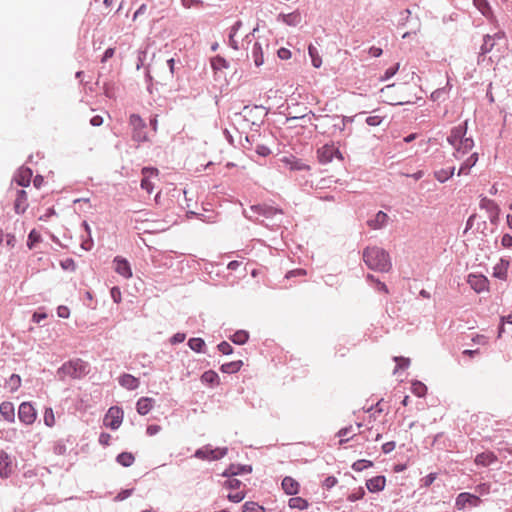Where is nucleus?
Returning a JSON list of instances; mask_svg holds the SVG:
<instances>
[{
    "instance_id": "nucleus-1",
    "label": "nucleus",
    "mask_w": 512,
    "mask_h": 512,
    "mask_svg": "<svg viewBox=\"0 0 512 512\" xmlns=\"http://www.w3.org/2000/svg\"><path fill=\"white\" fill-rule=\"evenodd\" d=\"M242 27V22L237 21L231 28L229 34V43L234 50L250 51L254 63L257 67L264 63L262 44L255 39L254 33L245 35L244 38L238 39V31Z\"/></svg>"
},
{
    "instance_id": "nucleus-2",
    "label": "nucleus",
    "mask_w": 512,
    "mask_h": 512,
    "mask_svg": "<svg viewBox=\"0 0 512 512\" xmlns=\"http://www.w3.org/2000/svg\"><path fill=\"white\" fill-rule=\"evenodd\" d=\"M467 121L454 127L447 138L448 143L453 147L454 158L460 160L467 155L474 147V140L467 136Z\"/></svg>"
},
{
    "instance_id": "nucleus-3",
    "label": "nucleus",
    "mask_w": 512,
    "mask_h": 512,
    "mask_svg": "<svg viewBox=\"0 0 512 512\" xmlns=\"http://www.w3.org/2000/svg\"><path fill=\"white\" fill-rule=\"evenodd\" d=\"M363 260L370 269L378 272H388L392 267L388 252L377 246L365 248Z\"/></svg>"
},
{
    "instance_id": "nucleus-4",
    "label": "nucleus",
    "mask_w": 512,
    "mask_h": 512,
    "mask_svg": "<svg viewBox=\"0 0 512 512\" xmlns=\"http://www.w3.org/2000/svg\"><path fill=\"white\" fill-rule=\"evenodd\" d=\"M89 371V365L82 359H74L64 363L58 369L60 379L64 380L66 377L72 379H80L84 377Z\"/></svg>"
},
{
    "instance_id": "nucleus-5",
    "label": "nucleus",
    "mask_w": 512,
    "mask_h": 512,
    "mask_svg": "<svg viewBox=\"0 0 512 512\" xmlns=\"http://www.w3.org/2000/svg\"><path fill=\"white\" fill-rule=\"evenodd\" d=\"M318 159L322 164L330 163L334 158L342 161L343 156L334 144H325L317 151Z\"/></svg>"
},
{
    "instance_id": "nucleus-6",
    "label": "nucleus",
    "mask_w": 512,
    "mask_h": 512,
    "mask_svg": "<svg viewBox=\"0 0 512 512\" xmlns=\"http://www.w3.org/2000/svg\"><path fill=\"white\" fill-rule=\"evenodd\" d=\"M241 486L242 482L236 478H230L225 482V487L231 490L227 495L229 501L239 503L245 498L246 494L245 491L241 489Z\"/></svg>"
},
{
    "instance_id": "nucleus-7",
    "label": "nucleus",
    "mask_w": 512,
    "mask_h": 512,
    "mask_svg": "<svg viewBox=\"0 0 512 512\" xmlns=\"http://www.w3.org/2000/svg\"><path fill=\"white\" fill-rule=\"evenodd\" d=\"M499 41L506 42V34L504 31H498L494 35H485L483 38V44L480 48L481 54H487L494 50L498 45Z\"/></svg>"
},
{
    "instance_id": "nucleus-8",
    "label": "nucleus",
    "mask_w": 512,
    "mask_h": 512,
    "mask_svg": "<svg viewBox=\"0 0 512 512\" xmlns=\"http://www.w3.org/2000/svg\"><path fill=\"white\" fill-rule=\"evenodd\" d=\"M130 126L133 128L134 140L138 142L147 140V126L139 116H130Z\"/></svg>"
},
{
    "instance_id": "nucleus-9",
    "label": "nucleus",
    "mask_w": 512,
    "mask_h": 512,
    "mask_svg": "<svg viewBox=\"0 0 512 512\" xmlns=\"http://www.w3.org/2000/svg\"><path fill=\"white\" fill-rule=\"evenodd\" d=\"M18 417L22 423L26 425H31L35 422L37 413L31 403L23 402L19 406Z\"/></svg>"
},
{
    "instance_id": "nucleus-10",
    "label": "nucleus",
    "mask_w": 512,
    "mask_h": 512,
    "mask_svg": "<svg viewBox=\"0 0 512 512\" xmlns=\"http://www.w3.org/2000/svg\"><path fill=\"white\" fill-rule=\"evenodd\" d=\"M124 413L118 407H111L104 417L103 423L106 427L111 429L118 428L123 421Z\"/></svg>"
},
{
    "instance_id": "nucleus-11",
    "label": "nucleus",
    "mask_w": 512,
    "mask_h": 512,
    "mask_svg": "<svg viewBox=\"0 0 512 512\" xmlns=\"http://www.w3.org/2000/svg\"><path fill=\"white\" fill-rule=\"evenodd\" d=\"M480 503H481V499L478 496L467 493V492H463L457 496L456 501H455V507L458 510H463L467 506L476 507Z\"/></svg>"
},
{
    "instance_id": "nucleus-12",
    "label": "nucleus",
    "mask_w": 512,
    "mask_h": 512,
    "mask_svg": "<svg viewBox=\"0 0 512 512\" xmlns=\"http://www.w3.org/2000/svg\"><path fill=\"white\" fill-rule=\"evenodd\" d=\"M227 454V448H203L196 451L195 456L204 460H217Z\"/></svg>"
},
{
    "instance_id": "nucleus-13",
    "label": "nucleus",
    "mask_w": 512,
    "mask_h": 512,
    "mask_svg": "<svg viewBox=\"0 0 512 512\" xmlns=\"http://www.w3.org/2000/svg\"><path fill=\"white\" fill-rule=\"evenodd\" d=\"M141 188L146 190L148 194H151L154 188L153 179L158 176V170L155 168H143L142 169Z\"/></svg>"
},
{
    "instance_id": "nucleus-14",
    "label": "nucleus",
    "mask_w": 512,
    "mask_h": 512,
    "mask_svg": "<svg viewBox=\"0 0 512 512\" xmlns=\"http://www.w3.org/2000/svg\"><path fill=\"white\" fill-rule=\"evenodd\" d=\"M467 282L477 293L487 291L489 287V281L484 275L470 274Z\"/></svg>"
},
{
    "instance_id": "nucleus-15",
    "label": "nucleus",
    "mask_w": 512,
    "mask_h": 512,
    "mask_svg": "<svg viewBox=\"0 0 512 512\" xmlns=\"http://www.w3.org/2000/svg\"><path fill=\"white\" fill-rule=\"evenodd\" d=\"M14 211L16 214H24L29 207L28 195L24 189L16 190L14 199Z\"/></svg>"
},
{
    "instance_id": "nucleus-16",
    "label": "nucleus",
    "mask_w": 512,
    "mask_h": 512,
    "mask_svg": "<svg viewBox=\"0 0 512 512\" xmlns=\"http://www.w3.org/2000/svg\"><path fill=\"white\" fill-rule=\"evenodd\" d=\"M281 162L284 164L286 168L291 171H300V170H308L309 166L303 163L300 159L296 158L293 155L284 156L281 158Z\"/></svg>"
},
{
    "instance_id": "nucleus-17",
    "label": "nucleus",
    "mask_w": 512,
    "mask_h": 512,
    "mask_svg": "<svg viewBox=\"0 0 512 512\" xmlns=\"http://www.w3.org/2000/svg\"><path fill=\"white\" fill-rule=\"evenodd\" d=\"M32 170L28 167H21L14 176V181L18 186L28 187L32 179Z\"/></svg>"
},
{
    "instance_id": "nucleus-18",
    "label": "nucleus",
    "mask_w": 512,
    "mask_h": 512,
    "mask_svg": "<svg viewBox=\"0 0 512 512\" xmlns=\"http://www.w3.org/2000/svg\"><path fill=\"white\" fill-rule=\"evenodd\" d=\"M13 472V464L9 455L0 451V477L7 478Z\"/></svg>"
},
{
    "instance_id": "nucleus-19",
    "label": "nucleus",
    "mask_w": 512,
    "mask_h": 512,
    "mask_svg": "<svg viewBox=\"0 0 512 512\" xmlns=\"http://www.w3.org/2000/svg\"><path fill=\"white\" fill-rule=\"evenodd\" d=\"M385 486L386 478L384 476H375L366 481V487L372 493L384 490Z\"/></svg>"
},
{
    "instance_id": "nucleus-20",
    "label": "nucleus",
    "mask_w": 512,
    "mask_h": 512,
    "mask_svg": "<svg viewBox=\"0 0 512 512\" xmlns=\"http://www.w3.org/2000/svg\"><path fill=\"white\" fill-rule=\"evenodd\" d=\"M282 489L287 495H296L299 492L300 484L294 478L286 476L282 480Z\"/></svg>"
},
{
    "instance_id": "nucleus-21",
    "label": "nucleus",
    "mask_w": 512,
    "mask_h": 512,
    "mask_svg": "<svg viewBox=\"0 0 512 512\" xmlns=\"http://www.w3.org/2000/svg\"><path fill=\"white\" fill-rule=\"evenodd\" d=\"M474 6L489 20H495L492 8L487 0H473Z\"/></svg>"
},
{
    "instance_id": "nucleus-22",
    "label": "nucleus",
    "mask_w": 512,
    "mask_h": 512,
    "mask_svg": "<svg viewBox=\"0 0 512 512\" xmlns=\"http://www.w3.org/2000/svg\"><path fill=\"white\" fill-rule=\"evenodd\" d=\"M0 415L8 422H14L15 409L11 402H2L0 404Z\"/></svg>"
},
{
    "instance_id": "nucleus-23",
    "label": "nucleus",
    "mask_w": 512,
    "mask_h": 512,
    "mask_svg": "<svg viewBox=\"0 0 512 512\" xmlns=\"http://www.w3.org/2000/svg\"><path fill=\"white\" fill-rule=\"evenodd\" d=\"M497 461V456L491 452H483L475 457V463L481 466H489Z\"/></svg>"
},
{
    "instance_id": "nucleus-24",
    "label": "nucleus",
    "mask_w": 512,
    "mask_h": 512,
    "mask_svg": "<svg viewBox=\"0 0 512 512\" xmlns=\"http://www.w3.org/2000/svg\"><path fill=\"white\" fill-rule=\"evenodd\" d=\"M478 161V153L474 152L472 153L468 158L464 160L462 165L459 168L458 175H468L470 168L476 165Z\"/></svg>"
},
{
    "instance_id": "nucleus-25",
    "label": "nucleus",
    "mask_w": 512,
    "mask_h": 512,
    "mask_svg": "<svg viewBox=\"0 0 512 512\" xmlns=\"http://www.w3.org/2000/svg\"><path fill=\"white\" fill-rule=\"evenodd\" d=\"M508 267L509 262L507 260L500 259L493 268V276L501 280H505L507 278Z\"/></svg>"
},
{
    "instance_id": "nucleus-26",
    "label": "nucleus",
    "mask_w": 512,
    "mask_h": 512,
    "mask_svg": "<svg viewBox=\"0 0 512 512\" xmlns=\"http://www.w3.org/2000/svg\"><path fill=\"white\" fill-rule=\"evenodd\" d=\"M279 18L289 26H297L302 21V17L299 11H294L288 14H280Z\"/></svg>"
},
{
    "instance_id": "nucleus-27",
    "label": "nucleus",
    "mask_w": 512,
    "mask_h": 512,
    "mask_svg": "<svg viewBox=\"0 0 512 512\" xmlns=\"http://www.w3.org/2000/svg\"><path fill=\"white\" fill-rule=\"evenodd\" d=\"M154 402V399L148 397L139 399L136 404L137 412L140 415H146L152 409Z\"/></svg>"
},
{
    "instance_id": "nucleus-28",
    "label": "nucleus",
    "mask_w": 512,
    "mask_h": 512,
    "mask_svg": "<svg viewBox=\"0 0 512 512\" xmlns=\"http://www.w3.org/2000/svg\"><path fill=\"white\" fill-rule=\"evenodd\" d=\"M0 245L13 249L16 245L15 235L12 233H5L3 229H0Z\"/></svg>"
},
{
    "instance_id": "nucleus-29",
    "label": "nucleus",
    "mask_w": 512,
    "mask_h": 512,
    "mask_svg": "<svg viewBox=\"0 0 512 512\" xmlns=\"http://www.w3.org/2000/svg\"><path fill=\"white\" fill-rule=\"evenodd\" d=\"M201 381L204 384L215 386L219 384V376L215 371L208 370L202 374Z\"/></svg>"
},
{
    "instance_id": "nucleus-30",
    "label": "nucleus",
    "mask_w": 512,
    "mask_h": 512,
    "mask_svg": "<svg viewBox=\"0 0 512 512\" xmlns=\"http://www.w3.org/2000/svg\"><path fill=\"white\" fill-rule=\"evenodd\" d=\"M454 172H455V168L454 167H451V168H448V169H444L443 168V169L435 171L434 172V177L440 183H444V182L449 180L454 175Z\"/></svg>"
},
{
    "instance_id": "nucleus-31",
    "label": "nucleus",
    "mask_w": 512,
    "mask_h": 512,
    "mask_svg": "<svg viewBox=\"0 0 512 512\" xmlns=\"http://www.w3.org/2000/svg\"><path fill=\"white\" fill-rule=\"evenodd\" d=\"M114 270L120 274V275H123V276H127L128 274V262L125 258L123 257H120V256H117L115 259H114Z\"/></svg>"
},
{
    "instance_id": "nucleus-32",
    "label": "nucleus",
    "mask_w": 512,
    "mask_h": 512,
    "mask_svg": "<svg viewBox=\"0 0 512 512\" xmlns=\"http://www.w3.org/2000/svg\"><path fill=\"white\" fill-rule=\"evenodd\" d=\"M288 506L291 509L306 510L309 507V503L302 497H292L288 501Z\"/></svg>"
},
{
    "instance_id": "nucleus-33",
    "label": "nucleus",
    "mask_w": 512,
    "mask_h": 512,
    "mask_svg": "<svg viewBox=\"0 0 512 512\" xmlns=\"http://www.w3.org/2000/svg\"><path fill=\"white\" fill-rule=\"evenodd\" d=\"M242 366H243V362L241 360H238V361H233V362L222 364L220 370L223 373H229V374L236 373L241 369Z\"/></svg>"
},
{
    "instance_id": "nucleus-34",
    "label": "nucleus",
    "mask_w": 512,
    "mask_h": 512,
    "mask_svg": "<svg viewBox=\"0 0 512 512\" xmlns=\"http://www.w3.org/2000/svg\"><path fill=\"white\" fill-rule=\"evenodd\" d=\"M388 216L386 213L379 211L376 214V217L374 220L368 221V225L373 229H379L383 226V224L386 222Z\"/></svg>"
},
{
    "instance_id": "nucleus-35",
    "label": "nucleus",
    "mask_w": 512,
    "mask_h": 512,
    "mask_svg": "<svg viewBox=\"0 0 512 512\" xmlns=\"http://www.w3.org/2000/svg\"><path fill=\"white\" fill-rule=\"evenodd\" d=\"M308 53H309V56L311 57L312 65L315 68H319L322 65V58L319 55L316 47H314L312 44H310L308 47Z\"/></svg>"
},
{
    "instance_id": "nucleus-36",
    "label": "nucleus",
    "mask_w": 512,
    "mask_h": 512,
    "mask_svg": "<svg viewBox=\"0 0 512 512\" xmlns=\"http://www.w3.org/2000/svg\"><path fill=\"white\" fill-rule=\"evenodd\" d=\"M231 341L235 344H238V345H243L245 344L248 339H249V334L248 332L244 331V330H239V331H236L232 336H231Z\"/></svg>"
},
{
    "instance_id": "nucleus-37",
    "label": "nucleus",
    "mask_w": 512,
    "mask_h": 512,
    "mask_svg": "<svg viewBox=\"0 0 512 512\" xmlns=\"http://www.w3.org/2000/svg\"><path fill=\"white\" fill-rule=\"evenodd\" d=\"M263 506L254 501H247L242 507V512H264Z\"/></svg>"
},
{
    "instance_id": "nucleus-38",
    "label": "nucleus",
    "mask_w": 512,
    "mask_h": 512,
    "mask_svg": "<svg viewBox=\"0 0 512 512\" xmlns=\"http://www.w3.org/2000/svg\"><path fill=\"white\" fill-rule=\"evenodd\" d=\"M41 241V235L40 233L33 229L30 231L27 239V246L29 249H33L34 246Z\"/></svg>"
},
{
    "instance_id": "nucleus-39",
    "label": "nucleus",
    "mask_w": 512,
    "mask_h": 512,
    "mask_svg": "<svg viewBox=\"0 0 512 512\" xmlns=\"http://www.w3.org/2000/svg\"><path fill=\"white\" fill-rule=\"evenodd\" d=\"M188 346L195 352H201L205 346V342L201 338H191L188 341Z\"/></svg>"
},
{
    "instance_id": "nucleus-40",
    "label": "nucleus",
    "mask_w": 512,
    "mask_h": 512,
    "mask_svg": "<svg viewBox=\"0 0 512 512\" xmlns=\"http://www.w3.org/2000/svg\"><path fill=\"white\" fill-rule=\"evenodd\" d=\"M7 384L12 392L18 390V388L21 386V377L17 374H12L9 377Z\"/></svg>"
},
{
    "instance_id": "nucleus-41",
    "label": "nucleus",
    "mask_w": 512,
    "mask_h": 512,
    "mask_svg": "<svg viewBox=\"0 0 512 512\" xmlns=\"http://www.w3.org/2000/svg\"><path fill=\"white\" fill-rule=\"evenodd\" d=\"M44 423L48 427H53L56 423L55 415L52 408H46L44 411Z\"/></svg>"
},
{
    "instance_id": "nucleus-42",
    "label": "nucleus",
    "mask_w": 512,
    "mask_h": 512,
    "mask_svg": "<svg viewBox=\"0 0 512 512\" xmlns=\"http://www.w3.org/2000/svg\"><path fill=\"white\" fill-rule=\"evenodd\" d=\"M354 435H356V434L353 432L352 426L342 428L338 432V436L341 437L340 443H344V442L348 441L349 438L353 437Z\"/></svg>"
},
{
    "instance_id": "nucleus-43",
    "label": "nucleus",
    "mask_w": 512,
    "mask_h": 512,
    "mask_svg": "<svg viewBox=\"0 0 512 512\" xmlns=\"http://www.w3.org/2000/svg\"><path fill=\"white\" fill-rule=\"evenodd\" d=\"M367 279L373 283H375V288L378 291L384 292L385 294L389 293V290L385 283L381 282L380 280L376 279L373 275L368 274Z\"/></svg>"
},
{
    "instance_id": "nucleus-44",
    "label": "nucleus",
    "mask_w": 512,
    "mask_h": 512,
    "mask_svg": "<svg viewBox=\"0 0 512 512\" xmlns=\"http://www.w3.org/2000/svg\"><path fill=\"white\" fill-rule=\"evenodd\" d=\"M412 392L418 396V397H422L426 394L427 392V387L421 383V382H414L412 384Z\"/></svg>"
},
{
    "instance_id": "nucleus-45",
    "label": "nucleus",
    "mask_w": 512,
    "mask_h": 512,
    "mask_svg": "<svg viewBox=\"0 0 512 512\" xmlns=\"http://www.w3.org/2000/svg\"><path fill=\"white\" fill-rule=\"evenodd\" d=\"M372 465L373 463L371 461L362 459L354 462L352 465V469L354 471L360 472L368 467H371Z\"/></svg>"
},
{
    "instance_id": "nucleus-46",
    "label": "nucleus",
    "mask_w": 512,
    "mask_h": 512,
    "mask_svg": "<svg viewBox=\"0 0 512 512\" xmlns=\"http://www.w3.org/2000/svg\"><path fill=\"white\" fill-rule=\"evenodd\" d=\"M365 491L362 487H359L355 492L351 493L348 496V500L351 502H355L357 500H360L364 497Z\"/></svg>"
},
{
    "instance_id": "nucleus-47",
    "label": "nucleus",
    "mask_w": 512,
    "mask_h": 512,
    "mask_svg": "<svg viewBox=\"0 0 512 512\" xmlns=\"http://www.w3.org/2000/svg\"><path fill=\"white\" fill-rule=\"evenodd\" d=\"M211 64H212L213 69H215V70L227 67L226 60L221 57H215L214 59H212Z\"/></svg>"
},
{
    "instance_id": "nucleus-48",
    "label": "nucleus",
    "mask_w": 512,
    "mask_h": 512,
    "mask_svg": "<svg viewBox=\"0 0 512 512\" xmlns=\"http://www.w3.org/2000/svg\"><path fill=\"white\" fill-rule=\"evenodd\" d=\"M217 348L224 355H229L233 352L232 346L226 341H223L220 344H218Z\"/></svg>"
},
{
    "instance_id": "nucleus-49",
    "label": "nucleus",
    "mask_w": 512,
    "mask_h": 512,
    "mask_svg": "<svg viewBox=\"0 0 512 512\" xmlns=\"http://www.w3.org/2000/svg\"><path fill=\"white\" fill-rule=\"evenodd\" d=\"M399 69V63H397L395 66L393 67H390L388 68L385 73H384V76L381 77L382 80H387L389 78H391L392 76H394L396 74V72L398 71Z\"/></svg>"
},
{
    "instance_id": "nucleus-50",
    "label": "nucleus",
    "mask_w": 512,
    "mask_h": 512,
    "mask_svg": "<svg viewBox=\"0 0 512 512\" xmlns=\"http://www.w3.org/2000/svg\"><path fill=\"white\" fill-rule=\"evenodd\" d=\"M277 55L280 59L282 60H288L291 58V52L289 49L287 48H280L278 51H277Z\"/></svg>"
},
{
    "instance_id": "nucleus-51",
    "label": "nucleus",
    "mask_w": 512,
    "mask_h": 512,
    "mask_svg": "<svg viewBox=\"0 0 512 512\" xmlns=\"http://www.w3.org/2000/svg\"><path fill=\"white\" fill-rule=\"evenodd\" d=\"M337 483H338V480L336 477L329 476L324 480L323 486L326 487L327 489H330V488L334 487Z\"/></svg>"
},
{
    "instance_id": "nucleus-52",
    "label": "nucleus",
    "mask_w": 512,
    "mask_h": 512,
    "mask_svg": "<svg viewBox=\"0 0 512 512\" xmlns=\"http://www.w3.org/2000/svg\"><path fill=\"white\" fill-rule=\"evenodd\" d=\"M395 361L397 362V367L401 369L408 367L410 363V360L408 358L403 357H395Z\"/></svg>"
},
{
    "instance_id": "nucleus-53",
    "label": "nucleus",
    "mask_w": 512,
    "mask_h": 512,
    "mask_svg": "<svg viewBox=\"0 0 512 512\" xmlns=\"http://www.w3.org/2000/svg\"><path fill=\"white\" fill-rule=\"evenodd\" d=\"M306 270L304 269H295L291 270L286 274V278L296 277V276H305Z\"/></svg>"
},
{
    "instance_id": "nucleus-54",
    "label": "nucleus",
    "mask_w": 512,
    "mask_h": 512,
    "mask_svg": "<svg viewBox=\"0 0 512 512\" xmlns=\"http://www.w3.org/2000/svg\"><path fill=\"white\" fill-rule=\"evenodd\" d=\"M437 475L436 473H430L429 475H427L425 478H423V485L425 487H429L436 479Z\"/></svg>"
},
{
    "instance_id": "nucleus-55",
    "label": "nucleus",
    "mask_w": 512,
    "mask_h": 512,
    "mask_svg": "<svg viewBox=\"0 0 512 512\" xmlns=\"http://www.w3.org/2000/svg\"><path fill=\"white\" fill-rule=\"evenodd\" d=\"M111 297L116 303H119L121 301V292L118 287L111 288Z\"/></svg>"
},
{
    "instance_id": "nucleus-56",
    "label": "nucleus",
    "mask_w": 512,
    "mask_h": 512,
    "mask_svg": "<svg viewBox=\"0 0 512 512\" xmlns=\"http://www.w3.org/2000/svg\"><path fill=\"white\" fill-rule=\"evenodd\" d=\"M366 122L370 126H377L381 123V118L379 116H369Z\"/></svg>"
},
{
    "instance_id": "nucleus-57",
    "label": "nucleus",
    "mask_w": 512,
    "mask_h": 512,
    "mask_svg": "<svg viewBox=\"0 0 512 512\" xmlns=\"http://www.w3.org/2000/svg\"><path fill=\"white\" fill-rule=\"evenodd\" d=\"M161 427L159 425H149L147 427V433L150 436L156 435L158 432H160Z\"/></svg>"
},
{
    "instance_id": "nucleus-58",
    "label": "nucleus",
    "mask_w": 512,
    "mask_h": 512,
    "mask_svg": "<svg viewBox=\"0 0 512 512\" xmlns=\"http://www.w3.org/2000/svg\"><path fill=\"white\" fill-rule=\"evenodd\" d=\"M117 461L123 466H128V453L123 452L119 454L117 457Z\"/></svg>"
},
{
    "instance_id": "nucleus-59",
    "label": "nucleus",
    "mask_w": 512,
    "mask_h": 512,
    "mask_svg": "<svg viewBox=\"0 0 512 512\" xmlns=\"http://www.w3.org/2000/svg\"><path fill=\"white\" fill-rule=\"evenodd\" d=\"M55 214L54 208H48L46 212L39 217L40 221H47L52 215Z\"/></svg>"
},
{
    "instance_id": "nucleus-60",
    "label": "nucleus",
    "mask_w": 512,
    "mask_h": 512,
    "mask_svg": "<svg viewBox=\"0 0 512 512\" xmlns=\"http://www.w3.org/2000/svg\"><path fill=\"white\" fill-rule=\"evenodd\" d=\"M90 123L93 126H100L103 124V117L100 115H95L90 119Z\"/></svg>"
},
{
    "instance_id": "nucleus-61",
    "label": "nucleus",
    "mask_w": 512,
    "mask_h": 512,
    "mask_svg": "<svg viewBox=\"0 0 512 512\" xmlns=\"http://www.w3.org/2000/svg\"><path fill=\"white\" fill-rule=\"evenodd\" d=\"M395 449V443L394 442H387V443H384L383 446H382V450L384 453H390L391 451H393Z\"/></svg>"
},
{
    "instance_id": "nucleus-62",
    "label": "nucleus",
    "mask_w": 512,
    "mask_h": 512,
    "mask_svg": "<svg viewBox=\"0 0 512 512\" xmlns=\"http://www.w3.org/2000/svg\"><path fill=\"white\" fill-rule=\"evenodd\" d=\"M57 313L58 316L61 318H67L69 316V310L65 306L58 307Z\"/></svg>"
},
{
    "instance_id": "nucleus-63",
    "label": "nucleus",
    "mask_w": 512,
    "mask_h": 512,
    "mask_svg": "<svg viewBox=\"0 0 512 512\" xmlns=\"http://www.w3.org/2000/svg\"><path fill=\"white\" fill-rule=\"evenodd\" d=\"M146 10H147V7L146 5H142L135 13H134V16H133V20H137L141 15H144L146 13Z\"/></svg>"
},
{
    "instance_id": "nucleus-64",
    "label": "nucleus",
    "mask_w": 512,
    "mask_h": 512,
    "mask_svg": "<svg viewBox=\"0 0 512 512\" xmlns=\"http://www.w3.org/2000/svg\"><path fill=\"white\" fill-rule=\"evenodd\" d=\"M502 245L505 247H511L512 246V236L509 234H505L502 237Z\"/></svg>"
}]
</instances>
